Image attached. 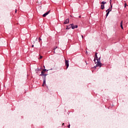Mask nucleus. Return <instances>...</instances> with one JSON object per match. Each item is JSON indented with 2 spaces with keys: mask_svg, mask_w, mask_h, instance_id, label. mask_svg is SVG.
Listing matches in <instances>:
<instances>
[{
  "mask_svg": "<svg viewBox=\"0 0 128 128\" xmlns=\"http://www.w3.org/2000/svg\"><path fill=\"white\" fill-rule=\"evenodd\" d=\"M100 66V68L102 66V63L100 62V58H99L97 59V64H96V68Z\"/></svg>",
  "mask_w": 128,
  "mask_h": 128,
  "instance_id": "1",
  "label": "nucleus"
},
{
  "mask_svg": "<svg viewBox=\"0 0 128 128\" xmlns=\"http://www.w3.org/2000/svg\"><path fill=\"white\" fill-rule=\"evenodd\" d=\"M69 26H71L72 30H74V28H78V25H74V24H70Z\"/></svg>",
  "mask_w": 128,
  "mask_h": 128,
  "instance_id": "2",
  "label": "nucleus"
},
{
  "mask_svg": "<svg viewBox=\"0 0 128 128\" xmlns=\"http://www.w3.org/2000/svg\"><path fill=\"white\" fill-rule=\"evenodd\" d=\"M65 64L66 66V70H68V66H70V64H68V60H65Z\"/></svg>",
  "mask_w": 128,
  "mask_h": 128,
  "instance_id": "3",
  "label": "nucleus"
},
{
  "mask_svg": "<svg viewBox=\"0 0 128 128\" xmlns=\"http://www.w3.org/2000/svg\"><path fill=\"white\" fill-rule=\"evenodd\" d=\"M40 76H44V78H46V76H48V74H44V70H42L41 72V74H40Z\"/></svg>",
  "mask_w": 128,
  "mask_h": 128,
  "instance_id": "4",
  "label": "nucleus"
},
{
  "mask_svg": "<svg viewBox=\"0 0 128 128\" xmlns=\"http://www.w3.org/2000/svg\"><path fill=\"white\" fill-rule=\"evenodd\" d=\"M70 22V19L67 18L66 20L64 22V24H68Z\"/></svg>",
  "mask_w": 128,
  "mask_h": 128,
  "instance_id": "5",
  "label": "nucleus"
},
{
  "mask_svg": "<svg viewBox=\"0 0 128 128\" xmlns=\"http://www.w3.org/2000/svg\"><path fill=\"white\" fill-rule=\"evenodd\" d=\"M50 10L48 11V12H46L45 14H44L42 15V16L44 18H46V16H48V14H50Z\"/></svg>",
  "mask_w": 128,
  "mask_h": 128,
  "instance_id": "6",
  "label": "nucleus"
},
{
  "mask_svg": "<svg viewBox=\"0 0 128 128\" xmlns=\"http://www.w3.org/2000/svg\"><path fill=\"white\" fill-rule=\"evenodd\" d=\"M98 60V52H95V56H94V60L96 62V60Z\"/></svg>",
  "mask_w": 128,
  "mask_h": 128,
  "instance_id": "7",
  "label": "nucleus"
},
{
  "mask_svg": "<svg viewBox=\"0 0 128 128\" xmlns=\"http://www.w3.org/2000/svg\"><path fill=\"white\" fill-rule=\"evenodd\" d=\"M46 78H44L43 80L42 86H44V84H46Z\"/></svg>",
  "mask_w": 128,
  "mask_h": 128,
  "instance_id": "8",
  "label": "nucleus"
},
{
  "mask_svg": "<svg viewBox=\"0 0 128 128\" xmlns=\"http://www.w3.org/2000/svg\"><path fill=\"white\" fill-rule=\"evenodd\" d=\"M120 26L122 30H124V27L122 26V21L120 23Z\"/></svg>",
  "mask_w": 128,
  "mask_h": 128,
  "instance_id": "9",
  "label": "nucleus"
},
{
  "mask_svg": "<svg viewBox=\"0 0 128 128\" xmlns=\"http://www.w3.org/2000/svg\"><path fill=\"white\" fill-rule=\"evenodd\" d=\"M101 10H104V5H101Z\"/></svg>",
  "mask_w": 128,
  "mask_h": 128,
  "instance_id": "10",
  "label": "nucleus"
},
{
  "mask_svg": "<svg viewBox=\"0 0 128 128\" xmlns=\"http://www.w3.org/2000/svg\"><path fill=\"white\" fill-rule=\"evenodd\" d=\"M106 12H112V9H110V8H108L106 10Z\"/></svg>",
  "mask_w": 128,
  "mask_h": 128,
  "instance_id": "11",
  "label": "nucleus"
},
{
  "mask_svg": "<svg viewBox=\"0 0 128 128\" xmlns=\"http://www.w3.org/2000/svg\"><path fill=\"white\" fill-rule=\"evenodd\" d=\"M101 4L102 5L104 6V4H106V2H102Z\"/></svg>",
  "mask_w": 128,
  "mask_h": 128,
  "instance_id": "12",
  "label": "nucleus"
},
{
  "mask_svg": "<svg viewBox=\"0 0 128 128\" xmlns=\"http://www.w3.org/2000/svg\"><path fill=\"white\" fill-rule=\"evenodd\" d=\"M70 27H68V26H66V30H70Z\"/></svg>",
  "mask_w": 128,
  "mask_h": 128,
  "instance_id": "13",
  "label": "nucleus"
},
{
  "mask_svg": "<svg viewBox=\"0 0 128 128\" xmlns=\"http://www.w3.org/2000/svg\"><path fill=\"white\" fill-rule=\"evenodd\" d=\"M109 14H110V12H108L106 14V17H107L108 16Z\"/></svg>",
  "mask_w": 128,
  "mask_h": 128,
  "instance_id": "14",
  "label": "nucleus"
},
{
  "mask_svg": "<svg viewBox=\"0 0 128 128\" xmlns=\"http://www.w3.org/2000/svg\"><path fill=\"white\" fill-rule=\"evenodd\" d=\"M110 4L111 6V8H112V0H110Z\"/></svg>",
  "mask_w": 128,
  "mask_h": 128,
  "instance_id": "15",
  "label": "nucleus"
},
{
  "mask_svg": "<svg viewBox=\"0 0 128 128\" xmlns=\"http://www.w3.org/2000/svg\"><path fill=\"white\" fill-rule=\"evenodd\" d=\"M42 56H40V59H42Z\"/></svg>",
  "mask_w": 128,
  "mask_h": 128,
  "instance_id": "16",
  "label": "nucleus"
},
{
  "mask_svg": "<svg viewBox=\"0 0 128 128\" xmlns=\"http://www.w3.org/2000/svg\"><path fill=\"white\" fill-rule=\"evenodd\" d=\"M44 70V72H46V70H47V72H48V70H46V69H44V70Z\"/></svg>",
  "mask_w": 128,
  "mask_h": 128,
  "instance_id": "17",
  "label": "nucleus"
},
{
  "mask_svg": "<svg viewBox=\"0 0 128 128\" xmlns=\"http://www.w3.org/2000/svg\"><path fill=\"white\" fill-rule=\"evenodd\" d=\"M57 48H58V47H56V48H54V50H56Z\"/></svg>",
  "mask_w": 128,
  "mask_h": 128,
  "instance_id": "18",
  "label": "nucleus"
},
{
  "mask_svg": "<svg viewBox=\"0 0 128 128\" xmlns=\"http://www.w3.org/2000/svg\"><path fill=\"white\" fill-rule=\"evenodd\" d=\"M126 4L125 3V4H124V8H126Z\"/></svg>",
  "mask_w": 128,
  "mask_h": 128,
  "instance_id": "19",
  "label": "nucleus"
},
{
  "mask_svg": "<svg viewBox=\"0 0 128 128\" xmlns=\"http://www.w3.org/2000/svg\"><path fill=\"white\" fill-rule=\"evenodd\" d=\"M68 128H70V124L68 125Z\"/></svg>",
  "mask_w": 128,
  "mask_h": 128,
  "instance_id": "20",
  "label": "nucleus"
},
{
  "mask_svg": "<svg viewBox=\"0 0 128 128\" xmlns=\"http://www.w3.org/2000/svg\"><path fill=\"white\" fill-rule=\"evenodd\" d=\"M40 40H42V38H39V42H40Z\"/></svg>",
  "mask_w": 128,
  "mask_h": 128,
  "instance_id": "21",
  "label": "nucleus"
},
{
  "mask_svg": "<svg viewBox=\"0 0 128 128\" xmlns=\"http://www.w3.org/2000/svg\"><path fill=\"white\" fill-rule=\"evenodd\" d=\"M16 12H17V10H16H16H15L16 14Z\"/></svg>",
  "mask_w": 128,
  "mask_h": 128,
  "instance_id": "22",
  "label": "nucleus"
},
{
  "mask_svg": "<svg viewBox=\"0 0 128 128\" xmlns=\"http://www.w3.org/2000/svg\"><path fill=\"white\" fill-rule=\"evenodd\" d=\"M82 38H84V36L83 35H82Z\"/></svg>",
  "mask_w": 128,
  "mask_h": 128,
  "instance_id": "23",
  "label": "nucleus"
},
{
  "mask_svg": "<svg viewBox=\"0 0 128 128\" xmlns=\"http://www.w3.org/2000/svg\"><path fill=\"white\" fill-rule=\"evenodd\" d=\"M34 45H32V48H34Z\"/></svg>",
  "mask_w": 128,
  "mask_h": 128,
  "instance_id": "24",
  "label": "nucleus"
},
{
  "mask_svg": "<svg viewBox=\"0 0 128 128\" xmlns=\"http://www.w3.org/2000/svg\"><path fill=\"white\" fill-rule=\"evenodd\" d=\"M86 62V64H88V63L86 62V61H85Z\"/></svg>",
  "mask_w": 128,
  "mask_h": 128,
  "instance_id": "25",
  "label": "nucleus"
},
{
  "mask_svg": "<svg viewBox=\"0 0 128 128\" xmlns=\"http://www.w3.org/2000/svg\"><path fill=\"white\" fill-rule=\"evenodd\" d=\"M79 18H81V16H79Z\"/></svg>",
  "mask_w": 128,
  "mask_h": 128,
  "instance_id": "26",
  "label": "nucleus"
},
{
  "mask_svg": "<svg viewBox=\"0 0 128 128\" xmlns=\"http://www.w3.org/2000/svg\"><path fill=\"white\" fill-rule=\"evenodd\" d=\"M38 40V38H36V40Z\"/></svg>",
  "mask_w": 128,
  "mask_h": 128,
  "instance_id": "27",
  "label": "nucleus"
}]
</instances>
